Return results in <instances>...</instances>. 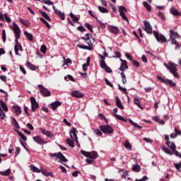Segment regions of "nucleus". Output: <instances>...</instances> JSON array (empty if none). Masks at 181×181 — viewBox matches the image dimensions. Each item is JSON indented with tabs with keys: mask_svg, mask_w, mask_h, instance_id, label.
Wrapping results in <instances>:
<instances>
[{
	"mask_svg": "<svg viewBox=\"0 0 181 181\" xmlns=\"http://www.w3.org/2000/svg\"><path fill=\"white\" fill-rule=\"evenodd\" d=\"M164 66L175 78L179 80L180 76H179V73H177V64L170 62L168 64L164 63Z\"/></svg>",
	"mask_w": 181,
	"mask_h": 181,
	"instance_id": "1",
	"label": "nucleus"
},
{
	"mask_svg": "<svg viewBox=\"0 0 181 181\" xmlns=\"http://www.w3.org/2000/svg\"><path fill=\"white\" fill-rule=\"evenodd\" d=\"M49 156L50 158H54L55 162H57V159H59V160H61V163H63L64 162H68L67 158H66V157L64 156V155H63V153H62V152L54 153H49Z\"/></svg>",
	"mask_w": 181,
	"mask_h": 181,
	"instance_id": "2",
	"label": "nucleus"
},
{
	"mask_svg": "<svg viewBox=\"0 0 181 181\" xmlns=\"http://www.w3.org/2000/svg\"><path fill=\"white\" fill-rule=\"evenodd\" d=\"M99 57L101 59L99 62V64L101 69H104L106 73H112V70H111V68L108 67V66H107V63H105V58L103 57L101 54H99Z\"/></svg>",
	"mask_w": 181,
	"mask_h": 181,
	"instance_id": "3",
	"label": "nucleus"
},
{
	"mask_svg": "<svg viewBox=\"0 0 181 181\" xmlns=\"http://www.w3.org/2000/svg\"><path fill=\"white\" fill-rule=\"evenodd\" d=\"M37 88L39 89L40 94L42 95V97H50L52 95V93L47 88H45L42 84L37 85Z\"/></svg>",
	"mask_w": 181,
	"mask_h": 181,
	"instance_id": "4",
	"label": "nucleus"
},
{
	"mask_svg": "<svg viewBox=\"0 0 181 181\" xmlns=\"http://www.w3.org/2000/svg\"><path fill=\"white\" fill-rule=\"evenodd\" d=\"M99 128L103 134H107V135L114 132V129L110 124L100 125Z\"/></svg>",
	"mask_w": 181,
	"mask_h": 181,
	"instance_id": "5",
	"label": "nucleus"
},
{
	"mask_svg": "<svg viewBox=\"0 0 181 181\" xmlns=\"http://www.w3.org/2000/svg\"><path fill=\"white\" fill-rule=\"evenodd\" d=\"M159 81L165 84V86H169V87H171V88H175V87H176V83L173 82V81L170 79L159 76Z\"/></svg>",
	"mask_w": 181,
	"mask_h": 181,
	"instance_id": "6",
	"label": "nucleus"
},
{
	"mask_svg": "<svg viewBox=\"0 0 181 181\" xmlns=\"http://www.w3.org/2000/svg\"><path fill=\"white\" fill-rule=\"evenodd\" d=\"M77 129L76 127H72L71 131L69 132V135L71 139L74 141V142H76V144H78V138L77 137Z\"/></svg>",
	"mask_w": 181,
	"mask_h": 181,
	"instance_id": "7",
	"label": "nucleus"
},
{
	"mask_svg": "<svg viewBox=\"0 0 181 181\" xmlns=\"http://www.w3.org/2000/svg\"><path fill=\"white\" fill-rule=\"evenodd\" d=\"M127 12H128V10H127V8H125V6H119V13L121 18H122L124 21H126L127 22H128V18L125 15Z\"/></svg>",
	"mask_w": 181,
	"mask_h": 181,
	"instance_id": "8",
	"label": "nucleus"
},
{
	"mask_svg": "<svg viewBox=\"0 0 181 181\" xmlns=\"http://www.w3.org/2000/svg\"><path fill=\"white\" fill-rule=\"evenodd\" d=\"M162 150L165 152V153H168V155H175V156H178L179 158H180V155L181 153H179L177 151L175 150V151H170V149H169L168 148H167L166 146H161Z\"/></svg>",
	"mask_w": 181,
	"mask_h": 181,
	"instance_id": "9",
	"label": "nucleus"
},
{
	"mask_svg": "<svg viewBox=\"0 0 181 181\" xmlns=\"http://www.w3.org/2000/svg\"><path fill=\"white\" fill-rule=\"evenodd\" d=\"M30 100L31 103V110L33 112H35V111H36V110L39 108V103H37V102L36 101V99H35V98L33 97H31Z\"/></svg>",
	"mask_w": 181,
	"mask_h": 181,
	"instance_id": "10",
	"label": "nucleus"
},
{
	"mask_svg": "<svg viewBox=\"0 0 181 181\" xmlns=\"http://www.w3.org/2000/svg\"><path fill=\"white\" fill-rule=\"evenodd\" d=\"M11 29H13L15 36H17V37H21V28L16 23H13V28H11Z\"/></svg>",
	"mask_w": 181,
	"mask_h": 181,
	"instance_id": "11",
	"label": "nucleus"
},
{
	"mask_svg": "<svg viewBox=\"0 0 181 181\" xmlns=\"http://www.w3.org/2000/svg\"><path fill=\"white\" fill-rule=\"evenodd\" d=\"M90 37H93V35H91V34L90 33H87L85 35L84 37H82L81 39L82 40H84L86 43H87L89 47H93V43H91V40H90Z\"/></svg>",
	"mask_w": 181,
	"mask_h": 181,
	"instance_id": "12",
	"label": "nucleus"
},
{
	"mask_svg": "<svg viewBox=\"0 0 181 181\" xmlns=\"http://www.w3.org/2000/svg\"><path fill=\"white\" fill-rule=\"evenodd\" d=\"M33 139L36 144H38V145H46V144H47V141L43 140L40 136H33Z\"/></svg>",
	"mask_w": 181,
	"mask_h": 181,
	"instance_id": "13",
	"label": "nucleus"
},
{
	"mask_svg": "<svg viewBox=\"0 0 181 181\" xmlns=\"http://www.w3.org/2000/svg\"><path fill=\"white\" fill-rule=\"evenodd\" d=\"M144 30H146V33L148 35H152V26H151V23L149 22L144 21Z\"/></svg>",
	"mask_w": 181,
	"mask_h": 181,
	"instance_id": "14",
	"label": "nucleus"
},
{
	"mask_svg": "<svg viewBox=\"0 0 181 181\" xmlns=\"http://www.w3.org/2000/svg\"><path fill=\"white\" fill-rule=\"evenodd\" d=\"M6 21L8 23H11V19L9 18V16H8V13H2V12L0 11V21H1V22Z\"/></svg>",
	"mask_w": 181,
	"mask_h": 181,
	"instance_id": "15",
	"label": "nucleus"
},
{
	"mask_svg": "<svg viewBox=\"0 0 181 181\" xmlns=\"http://www.w3.org/2000/svg\"><path fill=\"white\" fill-rule=\"evenodd\" d=\"M71 95L72 97H75L76 98H82V97H84V93L80 90H74L71 93Z\"/></svg>",
	"mask_w": 181,
	"mask_h": 181,
	"instance_id": "16",
	"label": "nucleus"
},
{
	"mask_svg": "<svg viewBox=\"0 0 181 181\" xmlns=\"http://www.w3.org/2000/svg\"><path fill=\"white\" fill-rule=\"evenodd\" d=\"M109 31L110 33H112L113 35H118V33H119V28H118V27L117 26H114V25H110L108 28Z\"/></svg>",
	"mask_w": 181,
	"mask_h": 181,
	"instance_id": "17",
	"label": "nucleus"
},
{
	"mask_svg": "<svg viewBox=\"0 0 181 181\" xmlns=\"http://www.w3.org/2000/svg\"><path fill=\"white\" fill-rule=\"evenodd\" d=\"M62 105V103L59 101H55L49 105V107L52 108L54 111H56L57 110L58 107H60Z\"/></svg>",
	"mask_w": 181,
	"mask_h": 181,
	"instance_id": "18",
	"label": "nucleus"
},
{
	"mask_svg": "<svg viewBox=\"0 0 181 181\" xmlns=\"http://www.w3.org/2000/svg\"><path fill=\"white\" fill-rule=\"evenodd\" d=\"M53 9H54V12L58 15V16H60L61 18L62 19V21H64V19H66V17L64 16V13H62V11H60L59 10H58L57 8H56V7L54 6H52Z\"/></svg>",
	"mask_w": 181,
	"mask_h": 181,
	"instance_id": "19",
	"label": "nucleus"
},
{
	"mask_svg": "<svg viewBox=\"0 0 181 181\" xmlns=\"http://www.w3.org/2000/svg\"><path fill=\"white\" fill-rule=\"evenodd\" d=\"M40 132L42 135H46L48 138H53V134L50 131L40 129Z\"/></svg>",
	"mask_w": 181,
	"mask_h": 181,
	"instance_id": "20",
	"label": "nucleus"
},
{
	"mask_svg": "<svg viewBox=\"0 0 181 181\" xmlns=\"http://www.w3.org/2000/svg\"><path fill=\"white\" fill-rule=\"evenodd\" d=\"M13 110L16 114V115H21L22 114V109L19 105H13L12 106Z\"/></svg>",
	"mask_w": 181,
	"mask_h": 181,
	"instance_id": "21",
	"label": "nucleus"
},
{
	"mask_svg": "<svg viewBox=\"0 0 181 181\" xmlns=\"http://www.w3.org/2000/svg\"><path fill=\"white\" fill-rule=\"evenodd\" d=\"M20 52H23V47H22V45H14V52L16 54V56H21V54H19Z\"/></svg>",
	"mask_w": 181,
	"mask_h": 181,
	"instance_id": "22",
	"label": "nucleus"
},
{
	"mask_svg": "<svg viewBox=\"0 0 181 181\" xmlns=\"http://www.w3.org/2000/svg\"><path fill=\"white\" fill-rule=\"evenodd\" d=\"M170 12L172 15H174V16H181V12L177 11L175 7L171 8Z\"/></svg>",
	"mask_w": 181,
	"mask_h": 181,
	"instance_id": "23",
	"label": "nucleus"
},
{
	"mask_svg": "<svg viewBox=\"0 0 181 181\" xmlns=\"http://www.w3.org/2000/svg\"><path fill=\"white\" fill-rule=\"evenodd\" d=\"M88 158H90V159H97L98 158V153L93 151L92 152H89Z\"/></svg>",
	"mask_w": 181,
	"mask_h": 181,
	"instance_id": "24",
	"label": "nucleus"
},
{
	"mask_svg": "<svg viewBox=\"0 0 181 181\" xmlns=\"http://www.w3.org/2000/svg\"><path fill=\"white\" fill-rule=\"evenodd\" d=\"M166 145L171 151H176V144L173 141H168L166 142Z\"/></svg>",
	"mask_w": 181,
	"mask_h": 181,
	"instance_id": "25",
	"label": "nucleus"
},
{
	"mask_svg": "<svg viewBox=\"0 0 181 181\" xmlns=\"http://www.w3.org/2000/svg\"><path fill=\"white\" fill-rule=\"evenodd\" d=\"M11 124L13 127L16 128L17 129H21V126H19V123H18V121H16V119L15 117H11Z\"/></svg>",
	"mask_w": 181,
	"mask_h": 181,
	"instance_id": "26",
	"label": "nucleus"
},
{
	"mask_svg": "<svg viewBox=\"0 0 181 181\" xmlns=\"http://www.w3.org/2000/svg\"><path fill=\"white\" fill-rule=\"evenodd\" d=\"M115 98L117 107H118V108H120V110H124V105H122L121 100H119V98L118 96H116Z\"/></svg>",
	"mask_w": 181,
	"mask_h": 181,
	"instance_id": "27",
	"label": "nucleus"
},
{
	"mask_svg": "<svg viewBox=\"0 0 181 181\" xmlns=\"http://www.w3.org/2000/svg\"><path fill=\"white\" fill-rule=\"evenodd\" d=\"M88 66H90V57H88L87 59H86V63L83 64L82 65L83 70L84 71H87V69H88Z\"/></svg>",
	"mask_w": 181,
	"mask_h": 181,
	"instance_id": "28",
	"label": "nucleus"
},
{
	"mask_svg": "<svg viewBox=\"0 0 181 181\" xmlns=\"http://www.w3.org/2000/svg\"><path fill=\"white\" fill-rule=\"evenodd\" d=\"M129 122L135 128H137V129H141L142 126H140L139 124H136V122H133L132 119H128Z\"/></svg>",
	"mask_w": 181,
	"mask_h": 181,
	"instance_id": "29",
	"label": "nucleus"
},
{
	"mask_svg": "<svg viewBox=\"0 0 181 181\" xmlns=\"http://www.w3.org/2000/svg\"><path fill=\"white\" fill-rule=\"evenodd\" d=\"M19 21L21 22V23H22L23 25H24V26H30V21H28V20H25L23 18H19Z\"/></svg>",
	"mask_w": 181,
	"mask_h": 181,
	"instance_id": "30",
	"label": "nucleus"
},
{
	"mask_svg": "<svg viewBox=\"0 0 181 181\" xmlns=\"http://www.w3.org/2000/svg\"><path fill=\"white\" fill-rule=\"evenodd\" d=\"M39 12H40V13H41V15L43 16V18H45V19H46L49 22H51L52 19L50 18V17L49 16V15H47V13L46 12L42 11H40Z\"/></svg>",
	"mask_w": 181,
	"mask_h": 181,
	"instance_id": "31",
	"label": "nucleus"
},
{
	"mask_svg": "<svg viewBox=\"0 0 181 181\" xmlns=\"http://www.w3.org/2000/svg\"><path fill=\"white\" fill-rule=\"evenodd\" d=\"M24 35L30 42H33V35L29 33L28 31H25Z\"/></svg>",
	"mask_w": 181,
	"mask_h": 181,
	"instance_id": "32",
	"label": "nucleus"
},
{
	"mask_svg": "<svg viewBox=\"0 0 181 181\" xmlns=\"http://www.w3.org/2000/svg\"><path fill=\"white\" fill-rule=\"evenodd\" d=\"M69 16L74 22H76V23H80L78 22V21H80V18H77V16H76V15H74L73 13L71 12Z\"/></svg>",
	"mask_w": 181,
	"mask_h": 181,
	"instance_id": "33",
	"label": "nucleus"
},
{
	"mask_svg": "<svg viewBox=\"0 0 181 181\" xmlns=\"http://www.w3.org/2000/svg\"><path fill=\"white\" fill-rule=\"evenodd\" d=\"M25 66H27V67H28V69H30V70H36V66H35L34 64H33L32 63H30V62H27L25 64Z\"/></svg>",
	"mask_w": 181,
	"mask_h": 181,
	"instance_id": "34",
	"label": "nucleus"
},
{
	"mask_svg": "<svg viewBox=\"0 0 181 181\" xmlns=\"http://www.w3.org/2000/svg\"><path fill=\"white\" fill-rule=\"evenodd\" d=\"M78 47H79V49H83L84 50H93V47H89L87 45H78Z\"/></svg>",
	"mask_w": 181,
	"mask_h": 181,
	"instance_id": "35",
	"label": "nucleus"
},
{
	"mask_svg": "<svg viewBox=\"0 0 181 181\" xmlns=\"http://www.w3.org/2000/svg\"><path fill=\"white\" fill-rule=\"evenodd\" d=\"M113 115L117 119H119V121H122L123 122H127V119L124 118V117L115 113H114Z\"/></svg>",
	"mask_w": 181,
	"mask_h": 181,
	"instance_id": "36",
	"label": "nucleus"
},
{
	"mask_svg": "<svg viewBox=\"0 0 181 181\" xmlns=\"http://www.w3.org/2000/svg\"><path fill=\"white\" fill-rule=\"evenodd\" d=\"M143 6H144V8H146V9H147L148 12H151V11H152V7L151 6V4H148V2L144 1Z\"/></svg>",
	"mask_w": 181,
	"mask_h": 181,
	"instance_id": "37",
	"label": "nucleus"
},
{
	"mask_svg": "<svg viewBox=\"0 0 181 181\" xmlns=\"http://www.w3.org/2000/svg\"><path fill=\"white\" fill-rule=\"evenodd\" d=\"M30 169H31L33 172H35V173H40L41 172L40 169L33 165H30Z\"/></svg>",
	"mask_w": 181,
	"mask_h": 181,
	"instance_id": "38",
	"label": "nucleus"
},
{
	"mask_svg": "<svg viewBox=\"0 0 181 181\" xmlns=\"http://www.w3.org/2000/svg\"><path fill=\"white\" fill-rule=\"evenodd\" d=\"M159 42H161V43H166L168 42V40L166 39V37H165V35H163V34H160Z\"/></svg>",
	"mask_w": 181,
	"mask_h": 181,
	"instance_id": "39",
	"label": "nucleus"
},
{
	"mask_svg": "<svg viewBox=\"0 0 181 181\" xmlns=\"http://www.w3.org/2000/svg\"><path fill=\"white\" fill-rule=\"evenodd\" d=\"M0 175H1V176H9V175H11V169H7L5 171H0Z\"/></svg>",
	"mask_w": 181,
	"mask_h": 181,
	"instance_id": "40",
	"label": "nucleus"
},
{
	"mask_svg": "<svg viewBox=\"0 0 181 181\" xmlns=\"http://www.w3.org/2000/svg\"><path fill=\"white\" fill-rule=\"evenodd\" d=\"M134 104L139 107V108H141V110H144L142 107V105H141V103L139 102V99L138 98H134Z\"/></svg>",
	"mask_w": 181,
	"mask_h": 181,
	"instance_id": "41",
	"label": "nucleus"
},
{
	"mask_svg": "<svg viewBox=\"0 0 181 181\" xmlns=\"http://www.w3.org/2000/svg\"><path fill=\"white\" fill-rule=\"evenodd\" d=\"M0 105L1 106V107L3 108L4 111H8V106H6V103H5L4 100H1Z\"/></svg>",
	"mask_w": 181,
	"mask_h": 181,
	"instance_id": "42",
	"label": "nucleus"
},
{
	"mask_svg": "<svg viewBox=\"0 0 181 181\" xmlns=\"http://www.w3.org/2000/svg\"><path fill=\"white\" fill-rule=\"evenodd\" d=\"M98 10L101 12V13H108V10L105 8V7H103L101 6H98Z\"/></svg>",
	"mask_w": 181,
	"mask_h": 181,
	"instance_id": "43",
	"label": "nucleus"
},
{
	"mask_svg": "<svg viewBox=\"0 0 181 181\" xmlns=\"http://www.w3.org/2000/svg\"><path fill=\"white\" fill-rule=\"evenodd\" d=\"M66 142L67 145L71 146V148H74V141H73V140H71L70 139H67L66 140Z\"/></svg>",
	"mask_w": 181,
	"mask_h": 181,
	"instance_id": "44",
	"label": "nucleus"
},
{
	"mask_svg": "<svg viewBox=\"0 0 181 181\" xmlns=\"http://www.w3.org/2000/svg\"><path fill=\"white\" fill-rule=\"evenodd\" d=\"M40 21H41V22H43L45 24V26L47 28V29H50L52 28L50 24H49L47 23V21L46 20H45V18L41 17V18H40Z\"/></svg>",
	"mask_w": 181,
	"mask_h": 181,
	"instance_id": "45",
	"label": "nucleus"
},
{
	"mask_svg": "<svg viewBox=\"0 0 181 181\" xmlns=\"http://www.w3.org/2000/svg\"><path fill=\"white\" fill-rule=\"evenodd\" d=\"M124 148H126V149H128L129 151H132V146H131V144L128 141H125V143H124Z\"/></svg>",
	"mask_w": 181,
	"mask_h": 181,
	"instance_id": "46",
	"label": "nucleus"
},
{
	"mask_svg": "<svg viewBox=\"0 0 181 181\" xmlns=\"http://www.w3.org/2000/svg\"><path fill=\"white\" fill-rule=\"evenodd\" d=\"M16 132L18 134V135H19L21 138V139H23V141H27L28 138L26 137V136H25L23 134H22L21 132H19V130H16Z\"/></svg>",
	"mask_w": 181,
	"mask_h": 181,
	"instance_id": "47",
	"label": "nucleus"
},
{
	"mask_svg": "<svg viewBox=\"0 0 181 181\" xmlns=\"http://www.w3.org/2000/svg\"><path fill=\"white\" fill-rule=\"evenodd\" d=\"M64 64H62V67H64V66H67L68 64H71V59H66L64 57Z\"/></svg>",
	"mask_w": 181,
	"mask_h": 181,
	"instance_id": "48",
	"label": "nucleus"
},
{
	"mask_svg": "<svg viewBox=\"0 0 181 181\" xmlns=\"http://www.w3.org/2000/svg\"><path fill=\"white\" fill-rule=\"evenodd\" d=\"M170 33L172 36H175L177 39H179V37H180V35H179V34L177 32H175V30H170Z\"/></svg>",
	"mask_w": 181,
	"mask_h": 181,
	"instance_id": "49",
	"label": "nucleus"
},
{
	"mask_svg": "<svg viewBox=\"0 0 181 181\" xmlns=\"http://www.w3.org/2000/svg\"><path fill=\"white\" fill-rule=\"evenodd\" d=\"M132 170L134 172H141V167L139 165H133L132 166Z\"/></svg>",
	"mask_w": 181,
	"mask_h": 181,
	"instance_id": "50",
	"label": "nucleus"
},
{
	"mask_svg": "<svg viewBox=\"0 0 181 181\" xmlns=\"http://www.w3.org/2000/svg\"><path fill=\"white\" fill-rule=\"evenodd\" d=\"M121 77L122 79V83L123 84H127V76H125V74H124V72L121 73Z\"/></svg>",
	"mask_w": 181,
	"mask_h": 181,
	"instance_id": "51",
	"label": "nucleus"
},
{
	"mask_svg": "<svg viewBox=\"0 0 181 181\" xmlns=\"http://www.w3.org/2000/svg\"><path fill=\"white\" fill-rule=\"evenodd\" d=\"M0 93H1V94H3V97H5L6 100H8V92L4 90V89H0Z\"/></svg>",
	"mask_w": 181,
	"mask_h": 181,
	"instance_id": "52",
	"label": "nucleus"
},
{
	"mask_svg": "<svg viewBox=\"0 0 181 181\" xmlns=\"http://www.w3.org/2000/svg\"><path fill=\"white\" fill-rule=\"evenodd\" d=\"M6 117L5 112H4V110H2V108L0 106V118L1 119H4Z\"/></svg>",
	"mask_w": 181,
	"mask_h": 181,
	"instance_id": "53",
	"label": "nucleus"
},
{
	"mask_svg": "<svg viewBox=\"0 0 181 181\" xmlns=\"http://www.w3.org/2000/svg\"><path fill=\"white\" fill-rule=\"evenodd\" d=\"M95 19L98 21V23H100V27L102 28V29H105L106 25L104 23L101 22V21L98 20V17H95Z\"/></svg>",
	"mask_w": 181,
	"mask_h": 181,
	"instance_id": "54",
	"label": "nucleus"
},
{
	"mask_svg": "<svg viewBox=\"0 0 181 181\" xmlns=\"http://www.w3.org/2000/svg\"><path fill=\"white\" fill-rule=\"evenodd\" d=\"M2 39L4 43H5L6 42V32L5 30H2Z\"/></svg>",
	"mask_w": 181,
	"mask_h": 181,
	"instance_id": "55",
	"label": "nucleus"
},
{
	"mask_svg": "<svg viewBox=\"0 0 181 181\" xmlns=\"http://www.w3.org/2000/svg\"><path fill=\"white\" fill-rule=\"evenodd\" d=\"M40 50L42 53H43V54H46V52L47 51V47L45 45H42Z\"/></svg>",
	"mask_w": 181,
	"mask_h": 181,
	"instance_id": "56",
	"label": "nucleus"
},
{
	"mask_svg": "<svg viewBox=\"0 0 181 181\" xmlns=\"http://www.w3.org/2000/svg\"><path fill=\"white\" fill-rule=\"evenodd\" d=\"M94 134H95L96 135H98L99 136H101V135H103V132H101V131L98 129H95L93 130Z\"/></svg>",
	"mask_w": 181,
	"mask_h": 181,
	"instance_id": "57",
	"label": "nucleus"
},
{
	"mask_svg": "<svg viewBox=\"0 0 181 181\" xmlns=\"http://www.w3.org/2000/svg\"><path fill=\"white\" fill-rule=\"evenodd\" d=\"M118 88L119 90H120V91H122V93H124V94H127V88H122V86H121V85L118 84Z\"/></svg>",
	"mask_w": 181,
	"mask_h": 181,
	"instance_id": "58",
	"label": "nucleus"
},
{
	"mask_svg": "<svg viewBox=\"0 0 181 181\" xmlns=\"http://www.w3.org/2000/svg\"><path fill=\"white\" fill-rule=\"evenodd\" d=\"M159 18H160L163 22H165V21H166V17L165 16V14H163V13H159Z\"/></svg>",
	"mask_w": 181,
	"mask_h": 181,
	"instance_id": "59",
	"label": "nucleus"
},
{
	"mask_svg": "<svg viewBox=\"0 0 181 181\" xmlns=\"http://www.w3.org/2000/svg\"><path fill=\"white\" fill-rule=\"evenodd\" d=\"M85 26H86V28H87V29H88V30H90V32L93 33V28L91 27V25L90 24V23H86V24H85Z\"/></svg>",
	"mask_w": 181,
	"mask_h": 181,
	"instance_id": "60",
	"label": "nucleus"
},
{
	"mask_svg": "<svg viewBox=\"0 0 181 181\" xmlns=\"http://www.w3.org/2000/svg\"><path fill=\"white\" fill-rule=\"evenodd\" d=\"M41 173H42V175H44V176H50V175H52V173H49L45 170H42Z\"/></svg>",
	"mask_w": 181,
	"mask_h": 181,
	"instance_id": "61",
	"label": "nucleus"
},
{
	"mask_svg": "<svg viewBox=\"0 0 181 181\" xmlns=\"http://www.w3.org/2000/svg\"><path fill=\"white\" fill-rule=\"evenodd\" d=\"M42 2H44L46 5H53V2L50 0H42Z\"/></svg>",
	"mask_w": 181,
	"mask_h": 181,
	"instance_id": "62",
	"label": "nucleus"
},
{
	"mask_svg": "<svg viewBox=\"0 0 181 181\" xmlns=\"http://www.w3.org/2000/svg\"><path fill=\"white\" fill-rule=\"evenodd\" d=\"M154 37H156V40L159 42V33L158 31H153Z\"/></svg>",
	"mask_w": 181,
	"mask_h": 181,
	"instance_id": "63",
	"label": "nucleus"
},
{
	"mask_svg": "<svg viewBox=\"0 0 181 181\" xmlns=\"http://www.w3.org/2000/svg\"><path fill=\"white\" fill-rule=\"evenodd\" d=\"M175 168L178 170V172H180L181 163H175Z\"/></svg>",
	"mask_w": 181,
	"mask_h": 181,
	"instance_id": "64",
	"label": "nucleus"
}]
</instances>
